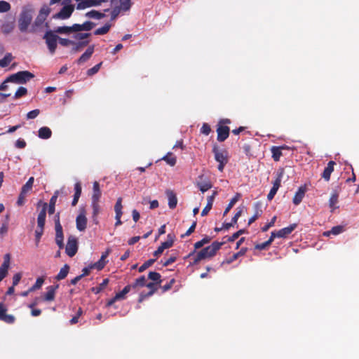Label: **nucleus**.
<instances>
[{"instance_id": "f257e3e1", "label": "nucleus", "mask_w": 359, "mask_h": 359, "mask_svg": "<svg viewBox=\"0 0 359 359\" xmlns=\"http://www.w3.org/2000/svg\"><path fill=\"white\" fill-rule=\"evenodd\" d=\"M46 208L47 203H43L42 204V209L37 217V227L35 230V244L36 246L38 247L39 242L41 241V236L43 234L44 231V226L46 223Z\"/></svg>"}, {"instance_id": "f03ea898", "label": "nucleus", "mask_w": 359, "mask_h": 359, "mask_svg": "<svg viewBox=\"0 0 359 359\" xmlns=\"http://www.w3.org/2000/svg\"><path fill=\"white\" fill-rule=\"evenodd\" d=\"M113 9L111 18L115 19L121 11H127L131 7V0H110Z\"/></svg>"}, {"instance_id": "7ed1b4c3", "label": "nucleus", "mask_w": 359, "mask_h": 359, "mask_svg": "<svg viewBox=\"0 0 359 359\" xmlns=\"http://www.w3.org/2000/svg\"><path fill=\"white\" fill-rule=\"evenodd\" d=\"M212 152L215 161L219 163L218 170L223 172L224 166L229 161L228 151L225 149H219L218 146L215 144L212 147Z\"/></svg>"}, {"instance_id": "20e7f679", "label": "nucleus", "mask_w": 359, "mask_h": 359, "mask_svg": "<svg viewBox=\"0 0 359 359\" xmlns=\"http://www.w3.org/2000/svg\"><path fill=\"white\" fill-rule=\"evenodd\" d=\"M34 77V74L29 71H20L7 77V81L18 84H24Z\"/></svg>"}, {"instance_id": "39448f33", "label": "nucleus", "mask_w": 359, "mask_h": 359, "mask_svg": "<svg viewBox=\"0 0 359 359\" xmlns=\"http://www.w3.org/2000/svg\"><path fill=\"white\" fill-rule=\"evenodd\" d=\"M32 20V12L28 9H23L18 20L19 29L22 32L27 31Z\"/></svg>"}, {"instance_id": "423d86ee", "label": "nucleus", "mask_w": 359, "mask_h": 359, "mask_svg": "<svg viewBox=\"0 0 359 359\" xmlns=\"http://www.w3.org/2000/svg\"><path fill=\"white\" fill-rule=\"evenodd\" d=\"M224 243L225 241H214L210 245L204 248L201 251H199V252L203 255V257L204 259L207 258H211L216 255L217 252Z\"/></svg>"}, {"instance_id": "0eeeda50", "label": "nucleus", "mask_w": 359, "mask_h": 359, "mask_svg": "<svg viewBox=\"0 0 359 359\" xmlns=\"http://www.w3.org/2000/svg\"><path fill=\"white\" fill-rule=\"evenodd\" d=\"M43 39L46 40L50 53L54 54L57 48L58 36L55 34L52 31H48L44 34Z\"/></svg>"}, {"instance_id": "6e6552de", "label": "nucleus", "mask_w": 359, "mask_h": 359, "mask_svg": "<svg viewBox=\"0 0 359 359\" xmlns=\"http://www.w3.org/2000/svg\"><path fill=\"white\" fill-rule=\"evenodd\" d=\"M78 251V241L77 238L73 236L68 238L67 243L65 248V252L70 257H74Z\"/></svg>"}, {"instance_id": "1a4fd4ad", "label": "nucleus", "mask_w": 359, "mask_h": 359, "mask_svg": "<svg viewBox=\"0 0 359 359\" xmlns=\"http://www.w3.org/2000/svg\"><path fill=\"white\" fill-rule=\"evenodd\" d=\"M74 11V5L65 6L60 12L55 13L53 18L55 19L66 20L70 18Z\"/></svg>"}, {"instance_id": "9d476101", "label": "nucleus", "mask_w": 359, "mask_h": 359, "mask_svg": "<svg viewBox=\"0 0 359 359\" xmlns=\"http://www.w3.org/2000/svg\"><path fill=\"white\" fill-rule=\"evenodd\" d=\"M283 174V171L278 172L277 174L276 180L273 182V187L267 195V199L269 201H271L274 198L278 189L280 188V184H281Z\"/></svg>"}, {"instance_id": "9b49d317", "label": "nucleus", "mask_w": 359, "mask_h": 359, "mask_svg": "<svg viewBox=\"0 0 359 359\" xmlns=\"http://www.w3.org/2000/svg\"><path fill=\"white\" fill-rule=\"evenodd\" d=\"M7 309L3 302H0V320L4 321L8 324H12L15 322V318L11 314L6 313Z\"/></svg>"}, {"instance_id": "f8f14e48", "label": "nucleus", "mask_w": 359, "mask_h": 359, "mask_svg": "<svg viewBox=\"0 0 359 359\" xmlns=\"http://www.w3.org/2000/svg\"><path fill=\"white\" fill-rule=\"evenodd\" d=\"M229 133H230V128L229 126L217 125V141L219 142H222L225 141L228 138V137L229 135Z\"/></svg>"}, {"instance_id": "ddd939ff", "label": "nucleus", "mask_w": 359, "mask_h": 359, "mask_svg": "<svg viewBox=\"0 0 359 359\" xmlns=\"http://www.w3.org/2000/svg\"><path fill=\"white\" fill-rule=\"evenodd\" d=\"M76 229L79 231H83L86 229L87 218L86 217L84 210H81V212L79 213V215L76 217Z\"/></svg>"}, {"instance_id": "4468645a", "label": "nucleus", "mask_w": 359, "mask_h": 359, "mask_svg": "<svg viewBox=\"0 0 359 359\" xmlns=\"http://www.w3.org/2000/svg\"><path fill=\"white\" fill-rule=\"evenodd\" d=\"M4 260L0 266V282L6 276L10 265V255L6 254Z\"/></svg>"}, {"instance_id": "2eb2a0df", "label": "nucleus", "mask_w": 359, "mask_h": 359, "mask_svg": "<svg viewBox=\"0 0 359 359\" xmlns=\"http://www.w3.org/2000/svg\"><path fill=\"white\" fill-rule=\"evenodd\" d=\"M296 224H292L289 226L283 228L278 231H276L277 238H286L296 229Z\"/></svg>"}, {"instance_id": "dca6fc26", "label": "nucleus", "mask_w": 359, "mask_h": 359, "mask_svg": "<svg viewBox=\"0 0 359 359\" xmlns=\"http://www.w3.org/2000/svg\"><path fill=\"white\" fill-rule=\"evenodd\" d=\"M59 285H50L47 287V292L45 294L43 299L46 302L53 301L55 296V292L58 289Z\"/></svg>"}, {"instance_id": "f3484780", "label": "nucleus", "mask_w": 359, "mask_h": 359, "mask_svg": "<svg viewBox=\"0 0 359 359\" xmlns=\"http://www.w3.org/2000/svg\"><path fill=\"white\" fill-rule=\"evenodd\" d=\"M336 164V163L333 161H329L327 166L325 168L323 173H322V178H323L325 181H329L330 179V175L332 172L334 171V166Z\"/></svg>"}, {"instance_id": "a211bd4d", "label": "nucleus", "mask_w": 359, "mask_h": 359, "mask_svg": "<svg viewBox=\"0 0 359 359\" xmlns=\"http://www.w3.org/2000/svg\"><path fill=\"white\" fill-rule=\"evenodd\" d=\"M94 45L88 46L84 53L78 59L77 63L80 65L88 61L94 53Z\"/></svg>"}, {"instance_id": "6ab92c4d", "label": "nucleus", "mask_w": 359, "mask_h": 359, "mask_svg": "<svg viewBox=\"0 0 359 359\" xmlns=\"http://www.w3.org/2000/svg\"><path fill=\"white\" fill-rule=\"evenodd\" d=\"M166 196L168 199V206L170 209L176 208L177 204V198L175 192L172 190L168 189L165 191Z\"/></svg>"}, {"instance_id": "aec40b11", "label": "nucleus", "mask_w": 359, "mask_h": 359, "mask_svg": "<svg viewBox=\"0 0 359 359\" xmlns=\"http://www.w3.org/2000/svg\"><path fill=\"white\" fill-rule=\"evenodd\" d=\"M95 24L90 21H86L83 24H74L73 28L74 29V32H80V31H90L91 30Z\"/></svg>"}, {"instance_id": "412c9836", "label": "nucleus", "mask_w": 359, "mask_h": 359, "mask_svg": "<svg viewBox=\"0 0 359 359\" xmlns=\"http://www.w3.org/2000/svg\"><path fill=\"white\" fill-rule=\"evenodd\" d=\"M58 195L59 191H55L50 199L49 204H47L46 210L48 209V212L49 215H53L55 212V203L57 202Z\"/></svg>"}, {"instance_id": "4be33fe9", "label": "nucleus", "mask_w": 359, "mask_h": 359, "mask_svg": "<svg viewBox=\"0 0 359 359\" xmlns=\"http://www.w3.org/2000/svg\"><path fill=\"white\" fill-rule=\"evenodd\" d=\"M55 243L59 247L60 249H62L64 248V236L62 227L55 228Z\"/></svg>"}, {"instance_id": "5701e85b", "label": "nucleus", "mask_w": 359, "mask_h": 359, "mask_svg": "<svg viewBox=\"0 0 359 359\" xmlns=\"http://www.w3.org/2000/svg\"><path fill=\"white\" fill-rule=\"evenodd\" d=\"M216 195H217V192L214 191L211 196L208 197V198H207L208 202H207L205 207L203 209V210L201 212V216L203 217V216L207 215L208 214V212H210V210L212 209L213 201H214V199H215V197Z\"/></svg>"}, {"instance_id": "b1692460", "label": "nucleus", "mask_w": 359, "mask_h": 359, "mask_svg": "<svg viewBox=\"0 0 359 359\" xmlns=\"http://www.w3.org/2000/svg\"><path fill=\"white\" fill-rule=\"evenodd\" d=\"M305 192L306 189L304 187H300L298 189L292 199V202L294 205H297L302 201V199L305 195Z\"/></svg>"}, {"instance_id": "393cba45", "label": "nucleus", "mask_w": 359, "mask_h": 359, "mask_svg": "<svg viewBox=\"0 0 359 359\" xmlns=\"http://www.w3.org/2000/svg\"><path fill=\"white\" fill-rule=\"evenodd\" d=\"M108 255H109L108 251L103 253L100 259L97 262L93 264L90 266V268H95V269H97V270L102 269L106 265L107 262L105 261V259L107 257Z\"/></svg>"}, {"instance_id": "a878e982", "label": "nucleus", "mask_w": 359, "mask_h": 359, "mask_svg": "<svg viewBox=\"0 0 359 359\" xmlns=\"http://www.w3.org/2000/svg\"><path fill=\"white\" fill-rule=\"evenodd\" d=\"M39 134L38 136L41 139L46 140L51 137L52 135V131L51 130L46 126L41 127L39 128L38 131Z\"/></svg>"}, {"instance_id": "bb28decb", "label": "nucleus", "mask_w": 359, "mask_h": 359, "mask_svg": "<svg viewBox=\"0 0 359 359\" xmlns=\"http://www.w3.org/2000/svg\"><path fill=\"white\" fill-rule=\"evenodd\" d=\"M102 192L100 187V184L98 182L95 181L93 182V195L92 200L100 201L101 197Z\"/></svg>"}, {"instance_id": "cd10ccee", "label": "nucleus", "mask_w": 359, "mask_h": 359, "mask_svg": "<svg viewBox=\"0 0 359 359\" xmlns=\"http://www.w3.org/2000/svg\"><path fill=\"white\" fill-rule=\"evenodd\" d=\"M74 198H73V201H72V205L73 206H75L77 203H78V201L81 196V183L80 182H76L74 185Z\"/></svg>"}, {"instance_id": "c85d7f7f", "label": "nucleus", "mask_w": 359, "mask_h": 359, "mask_svg": "<svg viewBox=\"0 0 359 359\" xmlns=\"http://www.w3.org/2000/svg\"><path fill=\"white\" fill-rule=\"evenodd\" d=\"M255 214L249 219L248 225H250L254 222H255L261 216L262 213V210L260 208V204L259 203H255Z\"/></svg>"}, {"instance_id": "c756f323", "label": "nucleus", "mask_w": 359, "mask_h": 359, "mask_svg": "<svg viewBox=\"0 0 359 359\" xmlns=\"http://www.w3.org/2000/svg\"><path fill=\"white\" fill-rule=\"evenodd\" d=\"M161 160L165 161L170 166H174L177 162L176 156L171 152H168Z\"/></svg>"}, {"instance_id": "7c9ffc66", "label": "nucleus", "mask_w": 359, "mask_h": 359, "mask_svg": "<svg viewBox=\"0 0 359 359\" xmlns=\"http://www.w3.org/2000/svg\"><path fill=\"white\" fill-rule=\"evenodd\" d=\"M339 194L335 191L331 194V196L329 200V205L332 209L331 211L333 212L337 207L336 206L338 203Z\"/></svg>"}, {"instance_id": "2f4dec72", "label": "nucleus", "mask_w": 359, "mask_h": 359, "mask_svg": "<svg viewBox=\"0 0 359 359\" xmlns=\"http://www.w3.org/2000/svg\"><path fill=\"white\" fill-rule=\"evenodd\" d=\"M69 266L67 264H65L63 267H62L55 277V279L57 280H62L65 278L69 273Z\"/></svg>"}, {"instance_id": "473e14b6", "label": "nucleus", "mask_w": 359, "mask_h": 359, "mask_svg": "<svg viewBox=\"0 0 359 359\" xmlns=\"http://www.w3.org/2000/svg\"><path fill=\"white\" fill-rule=\"evenodd\" d=\"M272 158L275 161H280V158L283 155L282 154V147H272L271 148Z\"/></svg>"}, {"instance_id": "72a5a7b5", "label": "nucleus", "mask_w": 359, "mask_h": 359, "mask_svg": "<svg viewBox=\"0 0 359 359\" xmlns=\"http://www.w3.org/2000/svg\"><path fill=\"white\" fill-rule=\"evenodd\" d=\"M241 197V194L237 193L230 201L229 203L228 204V205L226 206L224 213H223V215L225 216L229 211L230 210L233 208V206L236 204V203L239 200Z\"/></svg>"}, {"instance_id": "f704fd0d", "label": "nucleus", "mask_w": 359, "mask_h": 359, "mask_svg": "<svg viewBox=\"0 0 359 359\" xmlns=\"http://www.w3.org/2000/svg\"><path fill=\"white\" fill-rule=\"evenodd\" d=\"M147 279L144 276H142L140 278H137L135 282L130 284L132 288L135 289L140 287H144L146 285Z\"/></svg>"}, {"instance_id": "c9c22d12", "label": "nucleus", "mask_w": 359, "mask_h": 359, "mask_svg": "<svg viewBox=\"0 0 359 359\" xmlns=\"http://www.w3.org/2000/svg\"><path fill=\"white\" fill-rule=\"evenodd\" d=\"M14 27H15L14 22H5L1 26V32L4 34H7L11 33L14 29Z\"/></svg>"}, {"instance_id": "e433bc0d", "label": "nucleus", "mask_w": 359, "mask_h": 359, "mask_svg": "<svg viewBox=\"0 0 359 359\" xmlns=\"http://www.w3.org/2000/svg\"><path fill=\"white\" fill-rule=\"evenodd\" d=\"M13 57L11 53H8L5 55V56L0 60V67H7L11 62L13 60Z\"/></svg>"}, {"instance_id": "4c0bfd02", "label": "nucleus", "mask_w": 359, "mask_h": 359, "mask_svg": "<svg viewBox=\"0 0 359 359\" xmlns=\"http://www.w3.org/2000/svg\"><path fill=\"white\" fill-rule=\"evenodd\" d=\"M108 283L109 279L104 278L102 280V282L99 285V286L92 287V292H93L95 294L100 293L107 285Z\"/></svg>"}, {"instance_id": "58836bf2", "label": "nucleus", "mask_w": 359, "mask_h": 359, "mask_svg": "<svg viewBox=\"0 0 359 359\" xmlns=\"http://www.w3.org/2000/svg\"><path fill=\"white\" fill-rule=\"evenodd\" d=\"M197 187L202 193H204L212 188V184L209 181L197 182Z\"/></svg>"}, {"instance_id": "ea45409f", "label": "nucleus", "mask_w": 359, "mask_h": 359, "mask_svg": "<svg viewBox=\"0 0 359 359\" xmlns=\"http://www.w3.org/2000/svg\"><path fill=\"white\" fill-rule=\"evenodd\" d=\"M111 28V25L109 23L105 24L103 27L97 29L94 32V34L95 35H104L107 34Z\"/></svg>"}, {"instance_id": "a19ab883", "label": "nucleus", "mask_w": 359, "mask_h": 359, "mask_svg": "<svg viewBox=\"0 0 359 359\" xmlns=\"http://www.w3.org/2000/svg\"><path fill=\"white\" fill-rule=\"evenodd\" d=\"M55 32L59 34H69L71 32H75L74 29L73 28V25L71 27L68 26H62V27H58L55 29Z\"/></svg>"}, {"instance_id": "79ce46f5", "label": "nucleus", "mask_w": 359, "mask_h": 359, "mask_svg": "<svg viewBox=\"0 0 359 359\" xmlns=\"http://www.w3.org/2000/svg\"><path fill=\"white\" fill-rule=\"evenodd\" d=\"M161 274L155 271H150L148 274L149 279L154 281L156 284H160L161 283Z\"/></svg>"}, {"instance_id": "37998d69", "label": "nucleus", "mask_w": 359, "mask_h": 359, "mask_svg": "<svg viewBox=\"0 0 359 359\" xmlns=\"http://www.w3.org/2000/svg\"><path fill=\"white\" fill-rule=\"evenodd\" d=\"M34 181V178L33 177H29L27 182L22 187L21 190L26 193L30 191L32 189Z\"/></svg>"}, {"instance_id": "c03bdc74", "label": "nucleus", "mask_w": 359, "mask_h": 359, "mask_svg": "<svg viewBox=\"0 0 359 359\" xmlns=\"http://www.w3.org/2000/svg\"><path fill=\"white\" fill-rule=\"evenodd\" d=\"M210 241L211 238L205 236L203 239L194 243L195 250L202 248L204 245L209 243Z\"/></svg>"}, {"instance_id": "a18cd8bd", "label": "nucleus", "mask_w": 359, "mask_h": 359, "mask_svg": "<svg viewBox=\"0 0 359 359\" xmlns=\"http://www.w3.org/2000/svg\"><path fill=\"white\" fill-rule=\"evenodd\" d=\"M131 289L132 287L130 285H126L121 292L116 294V298L119 299V300L124 299L126 294H128Z\"/></svg>"}, {"instance_id": "49530a36", "label": "nucleus", "mask_w": 359, "mask_h": 359, "mask_svg": "<svg viewBox=\"0 0 359 359\" xmlns=\"http://www.w3.org/2000/svg\"><path fill=\"white\" fill-rule=\"evenodd\" d=\"M89 43V41L88 40H86V41H79L78 43H73L72 45H74L72 50L74 52H78L82 48L88 46Z\"/></svg>"}, {"instance_id": "de8ad7c7", "label": "nucleus", "mask_w": 359, "mask_h": 359, "mask_svg": "<svg viewBox=\"0 0 359 359\" xmlns=\"http://www.w3.org/2000/svg\"><path fill=\"white\" fill-rule=\"evenodd\" d=\"M99 201H100L92 200L91 206H92V208H93V217H97V215L100 212V205H99Z\"/></svg>"}, {"instance_id": "09e8293b", "label": "nucleus", "mask_w": 359, "mask_h": 359, "mask_svg": "<svg viewBox=\"0 0 359 359\" xmlns=\"http://www.w3.org/2000/svg\"><path fill=\"white\" fill-rule=\"evenodd\" d=\"M86 15L88 18H95V19H101L104 16V15L103 13L98 12L97 11H95V10L88 12L86 14Z\"/></svg>"}, {"instance_id": "8fccbe9b", "label": "nucleus", "mask_w": 359, "mask_h": 359, "mask_svg": "<svg viewBox=\"0 0 359 359\" xmlns=\"http://www.w3.org/2000/svg\"><path fill=\"white\" fill-rule=\"evenodd\" d=\"M156 259H148L142 266H140V268L138 269V271L140 273L143 272L147 268L151 266L156 262Z\"/></svg>"}, {"instance_id": "3c124183", "label": "nucleus", "mask_w": 359, "mask_h": 359, "mask_svg": "<svg viewBox=\"0 0 359 359\" xmlns=\"http://www.w3.org/2000/svg\"><path fill=\"white\" fill-rule=\"evenodd\" d=\"M44 282V279L42 277H39L36 279L35 283L29 287V291H34L39 290L41 287L43 283Z\"/></svg>"}, {"instance_id": "603ef678", "label": "nucleus", "mask_w": 359, "mask_h": 359, "mask_svg": "<svg viewBox=\"0 0 359 359\" xmlns=\"http://www.w3.org/2000/svg\"><path fill=\"white\" fill-rule=\"evenodd\" d=\"M11 4L4 0L0 1V13H6L11 10Z\"/></svg>"}, {"instance_id": "864d4df0", "label": "nucleus", "mask_w": 359, "mask_h": 359, "mask_svg": "<svg viewBox=\"0 0 359 359\" xmlns=\"http://www.w3.org/2000/svg\"><path fill=\"white\" fill-rule=\"evenodd\" d=\"M122 198H118L117 199V201L114 205V210H115V212H116V215H117V216L118 217L119 215H122L123 212H122Z\"/></svg>"}, {"instance_id": "5fc2aeb1", "label": "nucleus", "mask_w": 359, "mask_h": 359, "mask_svg": "<svg viewBox=\"0 0 359 359\" xmlns=\"http://www.w3.org/2000/svg\"><path fill=\"white\" fill-rule=\"evenodd\" d=\"M27 94V90L26 88L25 87H20L17 91L15 92V95H14V98L15 99H18L21 97H23L25 95H26Z\"/></svg>"}, {"instance_id": "6e6d98bb", "label": "nucleus", "mask_w": 359, "mask_h": 359, "mask_svg": "<svg viewBox=\"0 0 359 359\" xmlns=\"http://www.w3.org/2000/svg\"><path fill=\"white\" fill-rule=\"evenodd\" d=\"M27 194V193L24 192L22 190L20 191L18 198L17 200V205L18 206H22L25 204Z\"/></svg>"}, {"instance_id": "4d7b16f0", "label": "nucleus", "mask_w": 359, "mask_h": 359, "mask_svg": "<svg viewBox=\"0 0 359 359\" xmlns=\"http://www.w3.org/2000/svg\"><path fill=\"white\" fill-rule=\"evenodd\" d=\"M156 285V283H149L147 284L146 283L145 286L150 289L149 292L147 293V296H151L154 294L157 290Z\"/></svg>"}, {"instance_id": "13d9d810", "label": "nucleus", "mask_w": 359, "mask_h": 359, "mask_svg": "<svg viewBox=\"0 0 359 359\" xmlns=\"http://www.w3.org/2000/svg\"><path fill=\"white\" fill-rule=\"evenodd\" d=\"M276 216H273L272 217V219H271V221L266 224L264 226L262 227V231L263 232H266L271 227H272L273 226H274V224L276 222Z\"/></svg>"}, {"instance_id": "bf43d9fd", "label": "nucleus", "mask_w": 359, "mask_h": 359, "mask_svg": "<svg viewBox=\"0 0 359 359\" xmlns=\"http://www.w3.org/2000/svg\"><path fill=\"white\" fill-rule=\"evenodd\" d=\"M244 207H239L237 208V212L231 219V222L233 224H236L238 218L241 216Z\"/></svg>"}, {"instance_id": "052dcab7", "label": "nucleus", "mask_w": 359, "mask_h": 359, "mask_svg": "<svg viewBox=\"0 0 359 359\" xmlns=\"http://www.w3.org/2000/svg\"><path fill=\"white\" fill-rule=\"evenodd\" d=\"M39 114H40V110L36 109H34L32 111H29L27 114L26 116H27V119H34V118H36Z\"/></svg>"}, {"instance_id": "680f3d73", "label": "nucleus", "mask_w": 359, "mask_h": 359, "mask_svg": "<svg viewBox=\"0 0 359 359\" xmlns=\"http://www.w3.org/2000/svg\"><path fill=\"white\" fill-rule=\"evenodd\" d=\"M176 260H177V255H176V253L172 254V255H171L170 256V257L168 259H166L163 263V266H168L170 265L171 264H172L173 262H175Z\"/></svg>"}, {"instance_id": "e2e57ef3", "label": "nucleus", "mask_w": 359, "mask_h": 359, "mask_svg": "<svg viewBox=\"0 0 359 359\" xmlns=\"http://www.w3.org/2000/svg\"><path fill=\"white\" fill-rule=\"evenodd\" d=\"M211 132V128L209 124L204 123L201 128V133L205 135H208Z\"/></svg>"}, {"instance_id": "0e129e2a", "label": "nucleus", "mask_w": 359, "mask_h": 359, "mask_svg": "<svg viewBox=\"0 0 359 359\" xmlns=\"http://www.w3.org/2000/svg\"><path fill=\"white\" fill-rule=\"evenodd\" d=\"M101 65H102V62H100L99 64H97L93 67L89 69L87 71L88 75V76H92V75L96 74L99 71V69H100Z\"/></svg>"}, {"instance_id": "69168bd1", "label": "nucleus", "mask_w": 359, "mask_h": 359, "mask_svg": "<svg viewBox=\"0 0 359 359\" xmlns=\"http://www.w3.org/2000/svg\"><path fill=\"white\" fill-rule=\"evenodd\" d=\"M58 41L59 43L62 46H68L69 45H72L74 43V41L67 39H63L58 36Z\"/></svg>"}, {"instance_id": "338daca9", "label": "nucleus", "mask_w": 359, "mask_h": 359, "mask_svg": "<svg viewBox=\"0 0 359 359\" xmlns=\"http://www.w3.org/2000/svg\"><path fill=\"white\" fill-rule=\"evenodd\" d=\"M91 7V5L88 0H85L83 1L79 2L77 4L76 8L79 10L84 9L86 8Z\"/></svg>"}, {"instance_id": "774afa93", "label": "nucleus", "mask_w": 359, "mask_h": 359, "mask_svg": "<svg viewBox=\"0 0 359 359\" xmlns=\"http://www.w3.org/2000/svg\"><path fill=\"white\" fill-rule=\"evenodd\" d=\"M174 243V239H168L165 242H163L161 244V247L163 249V250H165V249H168V248H170L172 246Z\"/></svg>"}]
</instances>
